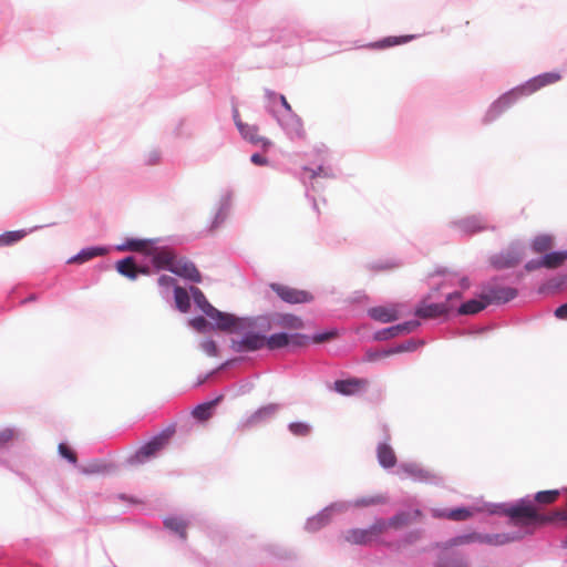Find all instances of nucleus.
<instances>
[{
	"label": "nucleus",
	"instance_id": "obj_1",
	"mask_svg": "<svg viewBox=\"0 0 567 567\" xmlns=\"http://www.w3.org/2000/svg\"><path fill=\"white\" fill-rule=\"evenodd\" d=\"M221 331L241 333L240 339H231L230 348L238 353L255 352L266 347V333L270 330V320L266 316L237 317Z\"/></svg>",
	"mask_w": 567,
	"mask_h": 567
},
{
	"label": "nucleus",
	"instance_id": "obj_2",
	"mask_svg": "<svg viewBox=\"0 0 567 567\" xmlns=\"http://www.w3.org/2000/svg\"><path fill=\"white\" fill-rule=\"evenodd\" d=\"M560 80V74L556 72H546L534 76L526 81L525 83L513 87L512 90L502 94L497 100H495L489 107L487 109L483 123L489 124L497 120L506 110H508L512 105H514L519 99L524 96H528L536 92L537 90L553 84Z\"/></svg>",
	"mask_w": 567,
	"mask_h": 567
},
{
	"label": "nucleus",
	"instance_id": "obj_3",
	"mask_svg": "<svg viewBox=\"0 0 567 567\" xmlns=\"http://www.w3.org/2000/svg\"><path fill=\"white\" fill-rule=\"evenodd\" d=\"M326 150H318L319 163L315 166H303L299 174V179L306 187V197L311 203L312 208L316 213H319L318 203L312 193H317L322 187L317 181L318 178H336L337 174L330 165L327 164Z\"/></svg>",
	"mask_w": 567,
	"mask_h": 567
},
{
	"label": "nucleus",
	"instance_id": "obj_4",
	"mask_svg": "<svg viewBox=\"0 0 567 567\" xmlns=\"http://www.w3.org/2000/svg\"><path fill=\"white\" fill-rule=\"evenodd\" d=\"M435 277H432V285L436 286L435 291L442 290V296L445 298L444 302H433L426 303L422 302L415 309V316L423 319H434L442 316H447L451 311L455 309L456 303L462 298L461 290H446L447 284L437 282L434 280Z\"/></svg>",
	"mask_w": 567,
	"mask_h": 567
},
{
	"label": "nucleus",
	"instance_id": "obj_5",
	"mask_svg": "<svg viewBox=\"0 0 567 567\" xmlns=\"http://www.w3.org/2000/svg\"><path fill=\"white\" fill-rule=\"evenodd\" d=\"M175 433V425H169L158 434L154 435L150 441L143 444L133 455L127 458L131 465H140L155 457L163 450Z\"/></svg>",
	"mask_w": 567,
	"mask_h": 567
},
{
	"label": "nucleus",
	"instance_id": "obj_6",
	"mask_svg": "<svg viewBox=\"0 0 567 567\" xmlns=\"http://www.w3.org/2000/svg\"><path fill=\"white\" fill-rule=\"evenodd\" d=\"M154 239L156 244L150 245L144 258L150 260V267L152 266L156 271H169V268H173L177 258L175 251L168 245L164 244V239Z\"/></svg>",
	"mask_w": 567,
	"mask_h": 567
},
{
	"label": "nucleus",
	"instance_id": "obj_7",
	"mask_svg": "<svg viewBox=\"0 0 567 567\" xmlns=\"http://www.w3.org/2000/svg\"><path fill=\"white\" fill-rule=\"evenodd\" d=\"M189 290L196 307L207 318L214 321V327L218 328V330L226 328L227 324L234 320L233 313L223 312L215 308L213 305H210L207 298L205 297L204 292L199 288L192 286Z\"/></svg>",
	"mask_w": 567,
	"mask_h": 567
},
{
	"label": "nucleus",
	"instance_id": "obj_8",
	"mask_svg": "<svg viewBox=\"0 0 567 567\" xmlns=\"http://www.w3.org/2000/svg\"><path fill=\"white\" fill-rule=\"evenodd\" d=\"M518 295L516 288L499 285L496 280L488 281L483 286L481 298L488 305H504Z\"/></svg>",
	"mask_w": 567,
	"mask_h": 567
},
{
	"label": "nucleus",
	"instance_id": "obj_9",
	"mask_svg": "<svg viewBox=\"0 0 567 567\" xmlns=\"http://www.w3.org/2000/svg\"><path fill=\"white\" fill-rule=\"evenodd\" d=\"M399 473L412 478L414 482L425 483L430 485L443 484V477L434 471L423 467L414 462H403L399 465Z\"/></svg>",
	"mask_w": 567,
	"mask_h": 567
},
{
	"label": "nucleus",
	"instance_id": "obj_10",
	"mask_svg": "<svg viewBox=\"0 0 567 567\" xmlns=\"http://www.w3.org/2000/svg\"><path fill=\"white\" fill-rule=\"evenodd\" d=\"M267 111L276 118L290 140L300 138L302 136L303 130L301 120L292 111L281 114L275 105L267 106Z\"/></svg>",
	"mask_w": 567,
	"mask_h": 567
},
{
	"label": "nucleus",
	"instance_id": "obj_11",
	"mask_svg": "<svg viewBox=\"0 0 567 567\" xmlns=\"http://www.w3.org/2000/svg\"><path fill=\"white\" fill-rule=\"evenodd\" d=\"M382 527L383 523L375 519L368 528L349 529L344 535V539L354 545H370L380 540Z\"/></svg>",
	"mask_w": 567,
	"mask_h": 567
},
{
	"label": "nucleus",
	"instance_id": "obj_12",
	"mask_svg": "<svg viewBox=\"0 0 567 567\" xmlns=\"http://www.w3.org/2000/svg\"><path fill=\"white\" fill-rule=\"evenodd\" d=\"M507 516L512 519H524L527 522H546L547 517L542 516L537 513L530 496L527 495L518 499L515 504H511L506 511Z\"/></svg>",
	"mask_w": 567,
	"mask_h": 567
},
{
	"label": "nucleus",
	"instance_id": "obj_13",
	"mask_svg": "<svg viewBox=\"0 0 567 567\" xmlns=\"http://www.w3.org/2000/svg\"><path fill=\"white\" fill-rule=\"evenodd\" d=\"M524 256V246L520 243L511 244L505 250L491 257V264L496 269H506L516 266Z\"/></svg>",
	"mask_w": 567,
	"mask_h": 567
},
{
	"label": "nucleus",
	"instance_id": "obj_14",
	"mask_svg": "<svg viewBox=\"0 0 567 567\" xmlns=\"http://www.w3.org/2000/svg\"><path fill=\"white\" fill-rule=\"evenodd\" d=\"M115 268L120 275L130 279L136 280L140 275H150L151 268L144 260H138L135 256H126L118 260Z\"/></svg>",
	"mask_w": 567,
	"mask_h": 567
},
{
	"label": "nucleus",
	"instance_id": "obj_15",
	"mask_svg": "<svg viewBox=\"0 0 567 567\" xmlns=\"http://www.w3.org/2000/svg\"><path fill=\"white\" fill-rule=\"evenodd\" d=\"M233 196L234 194L230 189H225L221 192L216 203L210 224L208 226L210 231L218 229L227 220L233 206Z\"/></svg>",
	"mask_w": 567,
	"mask_h": 567
},
{
	"label": "nucleus",
	"instance_id": "obj_16",
	"mask_svg": "<svg viewBox=\"0 0 567 567\" xmlns=\"http://www.w3.org/2000/svg\"><path fill=\"white\" fill-rule=\"evenodd\" d=\"M279 410L280 404L278 403H269L267 405H264L257 409L252 414H250L246 419H243L238 424V429L245 431L257 425L267 423L268 421L275 417Z\"/></svg>",
	"mask_w": 567,
	"mask_h": 567
},
{
	"label": "nucleus",
	"instance_id": "obj_17",
	"mask_svg": "<svg viewBox=\"0 0 567 567\" xmlns=\"http://www.w3.org/2000/svg\"><path fill=\"white\" fill-rule=\"evenodd\" d=\"M452 547L447 545V540L444 543L434 563V567H470L466 555L453 550Z\"/></svg>",
	"mask_w": 567,
	"mask_h": 567
},
{
	"label": "nucleus",
	"instance_id": "obj_18",
	"mask_svg": "<svg viewBox=\"0 0 567 567\" xmlns=\"http://www.w3.org/2000/svg\"><path fill=\"white\" fill-rule=\"evenodd\" d=\"M270 288L282 301L290 305L307 303L312 300L311 293L306 290H299L281 284H271Z\"/></svg>",
	"mask_w": 567,
	"mask_h": 567
},
{
	"label": "nucleus",
	"instance_id": "obj_19",
	"mask_svg": "<svg viewBox=\"0 0 567 567\" xmlns=\"http://www.w3.org/2000/svg\"><path fill=\"white\" fill-rule=\"evenodd\" d=\"M451 226L464 235H473L489 229L488 219L483 215H472L451 221Z\"/></svg>",
	"mask_w": 567,
	"mask_h": 567
},
{
	"label": "nucleus",
	"instance_id": "obj_20",
	"mask_svg": "<svg viewBox=\"0 0 567 567\" xmlns=\"http://www.w3.org/2000/svg\"><path fill=\"white\" fill-rule=\"evenodd\" d=\"M420 324L421 323L419 320L413 319L388 328H383L373 333V340L386 341L402 334H408L416 330Z\"/></svg>",
	"mask_w": 567,
	"mask_h": 567
},
{
	"label": "nucleus",
	"instance_id": "obj_21",
	"mask_svg": "<svg viewBox=\"0 0 567 567\" xmlns=\"http://www.w3.org/2000/svg\"><path fill=\"white\" fill-rule=\"evenodd\" d=\"M169 271L192 282L199 284L202 281V276L196 265L184 257L176 258V261L173 268H169Z\"/></svg>",
	"mask_w": 567,
	"mask_h": 567
},
{
	"label": "nucleus",
	"instance_id": "obj_22",
	"mask_svg": "<svg viewBox=\"0 0 567 567\" xmlns=\"http://www.w3.org/2000/svg\"><path fill=\"white\" fill-rule=\"evenodd\" d=\"M420 516H421L420 509L400 511L396 514H394L392 517H390L389 519L377 518V520L383 523V527H382V534H383L390 527L401 528V527L408 525L410 522L416 519Z\"/></svg>",
	"mask_w": 567,
	"mask_h": 567
},
{
	"label": "nucleus",
	"instance_id": "obj_23",
	"mask_svg": "<svg viewBox=\"0 0 567 567\" xmlns=\"http://www.w3.org/2000/svg\"><path fill=\"white\" fill-rule=\"evenodd\" d=\"M239 133L244 140L262 151H266L272 144L269 138L258 134V127L256 125L239 124Z\"/></svg>",
	"mask_w": 567,
	"mask_h": 567
},
{
	"label": "nucleus",
	"instance_id": "obj_24",
	"mask_svg": "<svg viewBox=\"0 0 567 567\" xmlns=\"http://www.w3.org/2000/svg\"><path fill=\"white\" fill-rule=\"evenodd\" d=\"M368 381L364 379L351 378L334 381L332 389L342 395H353L365 389Z\"/></svg>",
	"mask_w": 567,
	"mask_h": 567
},
{
	"label": "nucleus",
	"instance_id": "obj_25",
	"mask_svg": "<svg viewBox=\"0 0 567 567\" xmlns=\"http://www.w3.org/2000/svg\"><path fill=\"white\" fill-rule=\"evenodd\" d=\"M368 316L381 323H389L398 320L399 310L396 306H377L368 309Z\"/></svg>",
	"mask_w": 567,
	"mask_h": 567
},
{
	"label": "nucleus",
	"instance_id": "obj_26",
	"mask_svg": "<svg viewBox=\"0 0 567 567\" xmlns=\"http://www.w3.org/2000/svg\"><path fill=\"white\" fill-rule=\"evenodd\" d=\"M434 518H447L454 522L466 520L473 516V511L468 507H456L453 509H439L431 511Z\"/></svg>",
	"mask_w": 567,
	"mask_h": 567
},
{
	"label": "nucleus",
	"instance_id": "obj_27",
	"mask_svg": "<svg viewBox=\"0 0 567 567\" xmlns=\"http://www.w3.org/2000/svg\"><path fill=\"white\" fill-rule=\"evenodd\" d=\"M109 252L105 246H91L81 249L76 255L68 259V264H84L95 257L104 256Z\"/></svg>",
	"mask_w": 567,
	"mask_h": 567
},
{
	"label": "nucleus",
	"instance_id": "obj_28",
	"mask_svg": "<svg viewBox=\"0 0 567 567\" xmlns=\"http://www.w3.org/2000/svg\"><path fill=\"white\" fill-rule=\"evenodd\" d=\"M156 244V240L151 239H140V238H127L124 243L116 245L115 249L117 251H134L141 252L145 256L150 245Z\"/></svg>",
	"mask_w": 567,
	"mask_h": 567
},
{
	"label": "nucleus",
	"instance_id": "obj_29",
	"mask_svg": "<svg viewBox=\"0 0 567 567\" xmlns=\"http://www.w3.org/2000/svg\"><path fill=\"white\" fill-rule=\"evenodd\" d=\"M377 457L379 464L388 470L392 468L396 464V456L394 450L386 442L379 443L377 446Z\"/></svg>",
	"mask_w": 567,
	"mask_h": 567
},
{
	"label": "nucleus",
	"instance_id": "obj_30",
	"mask_svg": "<svg viewBox=\"0 0 567 567\" xmlns=\"http://www.w3.org/2000/svg\"><path fill=\"white\" fill-rule=\"evenodd\" d=\"M567 287V274L557 275L543 282L537 292L539 295H554Z\"/></svg>",
	"mask_w": 567,
	"mask_h": 567
},
{
	"label": "nucleus",
	"instance_id": "obj_31",
	"mask_svg": "<svg viewBox=\"0 0 567 567\" xmlns=\"http://www.w3.org/2000/svg\"><path fill=\"white\" fill-rule=\"evenodd\" d=\"M223 399H224V395L220 394L212 401H207V402L197 404L193 409V412H192L193 416L200 422L207 421L212 416L214 408L219 402H221Z\"/></svg>",
	"mask_w": 567,
	"mask_h": 567
},
{
	"label": "nucleus",
	"instance_id": "obj_32",
	"mask_svg": "<svg viewBox=\"0 0 567 567\" xmlns=\"http://www.w3.org/2000/svg\"><path fill=\"white\" fill-rule=\"evenodd\" d=\"M473 543L487 544V534L472 532V533L457 535L447 540L449 546H460V545L473 544Z\"/></svg>",
	"mask_w": 567,
	"mask_h": 567
},
{
	"label": "nucleus",
	"instance_id": "obj_33",
	"mask_svg": "<svg viewBox=\"0 0 567 567\" xmlns=\"http://www.w3.org/2000/svg\"><path fill=\"white\" fill-rule=\"evenodd\" d=\"M487 307V303H485V300L481 298V295L478 298H474L471 300H467L465 302L460 303L457 308V315L461 316H470V315H476L480 311L484 310Z\"/></svg>",
	"mask_w": 567,
	"mask_h": 567
},
{
	"label": "nucleus",
	"instance_id": "obj_34",
	"mask_svg": "<svg viewBox=\"0 0 567 567\" xmlns=\"http://www.w3.org/2000/svg\"><path fill=\"white\" fill-rule=\"evenodd\" d=\"M265 96L267 100L266 107L270 106V105H275L281 114L292 111L290 104L287 102V100L284 95L277 94L276 92H274L269 89H266Z\"/></svg>",
	"mask_w": 567,
	"mask_h": 567
},
{
	"label": "nucleus",
	"instance_id": "obj_35",
	"mask_svg": "<svg viewBox=\"0 0 567 567\" xmlns=\"http://www.w3.org/2000/svg\"><path fill=\"white\" fill-rule=\"evenodd\" d=\"M164 526L177 534L182 539H186L187 522L181 516H168L164 519Z\"/></svg>",
	"mask_w": 567,
	"mask_h": 567
},
{
	"label": "nucleus",
	"instance_id": "obj_36",
	"mask_svg": "<svg viewBox=\"0 0 567 567\" xmlns=\"http://www.w3.org/2000/svg\"><path fill=\"white\" fill-rule=\"evenodd\" d=\"M522 538L520 532L487 534V545L501 546Z\"/></svg>",
	"mask_w": 567,
	"mask_h": 567
},
{
	"label": "nucleus",
	"instance_id": "obj_37",
	"mask_svg": "<svg viewBox=\"0 0 567 567\" xmlns=\"http://www.w3.org/2000/svg\"><path fill=\"white\" fill-rule=\"evenodd\" d=\"M39 228H42V226H35L34 228H31L30 230L20 229V230L6 231L0 235V247L13 245V244L20 241L22 238H24L29 233L37 230Z\"/></svg>",
	"mask_w": 567,
	"mask_h": 567
},
{
	"label": "nucleus",
	"instance_id": "obj_38",
	"mask_svg": "<svg viewBox=\"0 0 567 567\" xmlns=\"http://www.w3.org/2000/svg\"><path fill=\"white\" fill-rule=\"evenodd\" d=\"M291 340L290 333L288 332H278L272 333L269 337L266 334V347L269 350H277L289 347V341Z\"/></svg>",
	"mask_w": 567,
	"mask_h": 567
},
{
	"label": "nucleus",
	"instance_id": "obj_39",
	"mask_svg": "<svg viewBox=\"0 0 567 567\" xmlns=\"http://www.w3.org/2000/svg\"><path fill=\"white\" fill-rule=\"evenodd\" d=\"M542 256L545 268L555 269L560 267L567 260V249L560 251H547Z\"/></svg>",
	"mask_w": 567,
	"mask_h": 567
},
{
	"label": "nucleus",
	"instance_id": "obj_40",
	"mask_svg": "<svg viewBox=\"0 0 567 567\" xmlns=\"http://www.w3.org/2000/svg\"><path fill=\"white\" fill-rule=\"evenodd\" d=\"M422 344H423V341L409 339V340L403 341L392 348L382 350V354L391 355V354L401 353V352H411V351L416 350Z\"/></svg>",
	"mask_w": 567,
	"mask_h": 567
},
{
	"label": "nucleus",
	"instance_id": "obj_41",
	"mask_svg": "<svg viewBox=\"0 0 567 567\" xmlns=\"http://www.w3.org/2000/svg\"><path fill=\"white\" fill-rule=\"evenodd\" d=\"M413 35H401V37H386L382 40H379L377 42L370 43L369 47L373 49H388L398 44L406 43L410 40H412Z\"/></svg>",
	"mask_w": 567,
	"mask_h": 567
},
{
	"label": "nucleus",
	"instance_id": "obj_42",
	"mask_svg": "<svg viewBox=\"0 0 567 567\" xmlns=\"http://www.w3.org/2000/svg\"><path fill=\"white\" fill-rule=\"evenodd\" d=\"M330 516H328L327 511L324 508L320 511L317 515L309 517L306 522L305 528L308 532H316L326 526L330 522Z\"/></svg>",
	"mask_w": 567,
	"mask_h": 567
},
{
	"label": "nucleus",
	"instance_id": "obj_43",
	"mask_svg": "<svg viewBox=\"0 0 567 567\" xmlns=\"http://www.w3.org/2000/svg\"><path fill=\"white\" fill-rule=\"evenodd\" d=\"M174 299L176 308L181 312H187L190 309V298L186 289L182 287H175Z\"/></svg>",
	"mask_w": 567,
	"mask_h": 567
},
{
	"label": "nucleus",
	"instance_id": "obj_44",
	"mask_svg": "<svg viewBox=\"0 0 567 567\" xmlns=\"http://www.w3.org/2000/svg\"><path fill=\"white\" fill-rule=\"evenodd\" d=\"M551 244L553 239L549 235H538L533 239L530 248L535 254L544 255L550 249Z\"/></svg>",
	"mask_w": 567,
	"mask_h": 567
},
{
	"label": "nucleus",
	"instance_id": "obj_45",
	"mask_svg": "<svg viewBox=\"0 0 567 567\" xmlns=\"http://www.w3.org/2000/svg\"><path fill=\"white\" fill-rule=\"evenodd\" d=\"M352 502L353 507H369L373 505L384 504L386 502V497L384 495H369L358 497Z\"/></svg>",
	"mask_w": 567,
	"mask_h": 567
},
{
	"label": "nucleus",
	"instance_id": "obj_46",
	"mask_svg": "<svg viewBox=\"0 0 567 567\" xmlns=\"http://www.w3.org/2000/svg\"><path fill=\"white\" fill-rule=\"evenodd\" d=\"M157 284L161 289V295L163 298H168L171 289L174 290L175 287H178L176 285V279L168 275H162L157 279Z\"/></svg>",
	"mask_w": 567,
	"mask_h": 567
},
{
	"label": "nucleus",
	"instance_id": "obj_47",
	"mask_svg": "<svg viewBox=\"0 0 567 567\" xmlns=\"http://www.w3.org/2000/svg\"><path fill=\"white\" fill-rule=\"evenodd\" d=\"M188 324L199 333H205L209 330L217 329L216 327H214V321H212L210 323L203 316L189 319Z\"/></svg>",
	"mask_w": 567,
	"mask_h": 567
},
{
	"label": "nucleus",
	"instance_id": "obj_48",
	"mask_svg": "<svg viewBox=\"0 0 567 567\" xmlns=\"http://www.w3.org/2000/svg\"><path fill=\"white\" fill-rule=\"evenodd\" d=\"M352 507H353L352 501H338V502L331 503L330 505L324 507V511H327L328 516H330V518H331L333 514L346 513Z\"/></svg>",
	"mask_w": 567,
	"mask_h": 567
},
{
	"label": "nucleus",
	"instance_id": "obj_49",
	"mask_svg": "<svg viewBox=\"0 0 567 567\" xmlns=\"http://www.w3.org/2000/svg\"><path fill=\"white\" fill-rule=\"evenodd\" d=\"M561 492H564V491L563 489L540 491L535 494L534 499L540 504H551L557 499V497L560 495Z\"/></svg>",
	"mask_w": 567,
	"mask_h": 567
},
{
	"label": "nucleus",
	"instance_id": "obj_50",
	"mask_svg": "<svg viewBox=\"0 0 567 567\" xmlns=\"http://www.w3.org/2000/svg\"><path fill=\"white\" fill-rule=\"evenodd\" d=\"M110 468V465L102 463L100 461H93L86 466H80L79 470L83 474H99L105 473Z\"/></svg>",
	"mask_w": 567,
	"mask_h": 567
},
{
	"label": "nucleus",
	"instance_id": "obj_51",
	"mask_svg": "<svg viewBox=\"0 0 567 567\" xmlns=\"http://www.w3.org/2000/svg\"><path fill=\"white\" fill-rule=\"evenodd\" d=\"M288 429L296 436H307L311 431V426L305 422H291Z\"/></svg>",
	"mask_w": 567,
	"mask_h": 567
},
{
	"label": "nucleus",
	"instance_id": "obj_52",
	"mask_svg": "<svg viewBox=\"0 0 567 567\" xmlns=\"http://www.w3.org/2000/svg\"><path fill=\"white\" fill-rule=\"evenodd\" d=\"M16 431L13 429H4L0 431V453L7 450L8 444L13 440Z\"/></svg>",
	"mask_w": 567,
	"mask_h": 567
},
{
	"label": "nucleus",
	"instance_id": "obj_53",
	"mask_svg": "<svg viewBox=\"0 0 567 567\" xmlns=\"http://www.w3.org/2000/svg\"><path fill=\"white\" fill-rule=\"evenodd\" d=\"M199 348L209 357H216L218 349L217 344L213 339H205L200 342Z\"/></svg>",
	"mask_w": 567,
	"mask_h": 567
},
{
	"label": "nucleus",
	"instance_id": "obj_54",
	"mask_svg": "<svg viewBox=\"0 0 567 567\" xmlns=\"http://www.w3.org/2000/svg\"><path fill=\"white\" fill-rule=\"evenodd\" d=\"M59 454L63 458L68 460L71 464L76 465V454L65 443L59 444Z\"/></svg>",
	"mask_w": 567,
	"mask_h": 567
},
{
	"label": "nucleus",
	"instance_id": "obj_55",
	"mask_svg": "<svg viewBox=\"0 0 567 567\" xmlns=\"http://www.w3.org/2000/svg\"><path fill=\"white\" fill-rule=\"evenodd\" d=\"M291 340L289 341V347L292 348H301L305 347L308 342V337L302 333H290Z\"/></svg>",
	"mask_w": 567,
	"mask_h": 567
},
{
	"label": "nucleus",
	"instance_id": "obj_56",
	"mask_svg": "<svg viewBox=\"0 0 567 567\" xmlns=\"http://www.w3.org/2000/svg\"><path fill=\"white\" fill-rule=\"evenodd\" d=\"M540 268H545V265L543 261V256L528 260L524 266V269L528 272L540 269Z\"/></svg>",
	"mask_w": 567,
	"mask_h": 567
},
{
	"label": "nucleus",
	"instance_id": "obj_57",
	"mask_svg": "<svg viewBox=\"0 0 567 567\" xmlns=\"http://www.w3.org/2000/svg\"><path fill=\"white\" fill-rule=\"evenodd\" d=\"M161 157H162V153L157 148H154V150H151L146 155H145V163L147 165H156L159 163L161 161Z\"/></svg>",
	"mask_w": 567,
	"mask_h": 567
},
{
	"label": "nucleus",
	"instance_id": "obj_58",
	"mask_svg": "<svg viewBox=\"0 0 567 567\" xmlns=\"http://www.w3.org/2000/svg\"><path fill=\"white\" fill-rule=\"evenodd\" d=\"M337 330H328L323 332L316 333L312 337V340L317 343L328 341L337 336Z\"/></svg>",
	"mask_w": 567,
	"mask_h": 567
},
{
	"label": "nucleus",
	"instance_id": "obj_59",
	"mask_svg": "<svg viewBox=\"0 0 567 567\" xmlns=\"http://www.w3.org/2000/svg\"><path fill=\"white\" fill-rule=\"evenodd\" d=\"M511 504L508 503H498V504H491L488 512L491 514H501L507 516V509L509 508Z\"/></svg>",
	"mask_w": 567,
	"mask_h": 567
},
{
	"label": "nucleus",
	"instance_id": "obj_60",
	"mask_svg": "<svg viewBox=\"0 0 567 567\" xmlns=\"http://www.w3.org/2000/svg\"><path fill=\"white\" fill-rule=\"evenodd\" d=\"M230 363V361H226L224 362L223 364H220V367L216 370H213L206 374H203V375H199L198 377V380L196 382V385L199 386L202 384H204L212 375H214L218 370H223L225 369L228 364Z\"/></svg>",
	"mask_w": 567,
	"mask_h": 567
},
{
	"label": "nucleus",
	"instance_id": "obj_61",
	"mask_svg": "<svg viewBox=\"0 0 567 567\" xmlns=\"http://www.w3.org/2000/svg\"><path fill=\"white\" fill-rule=\"evenodd\" d=\"M250 162L257 166H266L269 163L268 158L260 153H254L250 156Z\"/></svg>",
	"mask_w": 567,
	"mask_h": 567
},
{
	"label": "nucleus",
	"instance_id": "obj_62",
	"mask_svg": "<svg viewBox=\"0 0 567 567\" xmlns=\"http://www.w3.org/2000/svg\"><path fill=\"white\" fill-rule=\"evenodd\" d=\"M284 323L290 327L299 328L301 320L292 315H288L285 317Z\"/></svg>",
	"mask_w": 567,
	"mask_h": 567
},
{
	"label": "nucleus",
	"instance_id": "obj_63",
	"mask_svg": "<svg viewBox=\"0 0 567 567\" xmlns=\"http://www.w3.org/2000/svg\"><path fill=\"white\" fill-rule=\"evenodd\" d=\"M396 266H398L396 264H391L389 261H378V262L372 264L371 268L375 269V270H384V269H390V268H393Z\"/></svg>",
	"mask_w": 567,
	"mask_h": 567
},
{
	"label": "nucleus",
	"instance_id": "obj_64",
	"mask_svg": "<svg viewBox=\"0 0 567 567\" xmlns=\"http://www.w3.org/2000/svg\"><path fill=\"white\" fill-rule=\"evenodd\" d=\"M554 313L556 318L560 320H567V302L556 308Z\"/></svg>",
	"mask_w": 567,
	"mask_h": 567
}]
</instances>
